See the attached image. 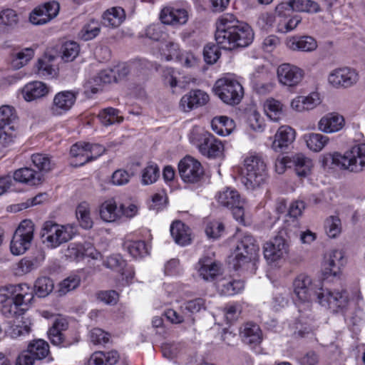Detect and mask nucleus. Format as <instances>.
Returning <instances> with one entry per match:
<instances>
[{
	"mask_svg": "<svg viewBox=\"0 0 365 365\" xmlns=\"http://www.w3.org/2000/svg\"><path fill=\"white\" fill-rule=\"evenodd\" d=\"M211 128L217 135L227 136L234 130L235 123L227 116H217L211 120Z\"/></svg>",
	"mask_w": 365,
	"mask_h": 365,
	"instance_id": "obj_33",
	"label": "nucleus"
},
{
	"mask_svg": "<svg viewBox=\"0 0 365 365\" xmlns=\"http://www.w3.org/2000/svg\"><path fill=\"white\" fill-rule=\"evenodd\" d=\"M216 199L220 205L232 210V215L237 221L245 224V201L241 198L237 190L227 187L217 194Z\"/></svg>",
	"mask_w": 365,
	"mask_h": 365,
	"instance_id": "obj_10",
	"label": "nucleus"
},
{
	"mask_svg": "<svg viewBox=\"0 0 365 365\" xmlns=\"http://www.w3.org/2000/svg\"><path fill=\"white\" fill-rule=\"evenodd\" d=\"M345 125L343 115L337 113H329L324 115L319 120V130L324 133H334L340 131Z\"/></svg>",
	"mask_w": 365,
	"mask_h": 365,
	"instance_id": "obj_22",
	"label": "nucleus"
},
{
	"mask_svg": "<svg viewBox=\"0 0 365 365\" xmlns=\"http://www.w3.org/2000/svg\"><path fill=\"white\" fill-rule=\"evenodd\" d=\"M76 216L83 228L90 229L92 227L93 222L91 217L89 204L86 202L80 203L76 208Z\"/></svg>",
	"mask_w": 365,
	"mask_h": 365,
	"instance_id": "obj_44",
	"label": "nucleus"
},
{
	"mask_svg": "<svg viewBox=\"0 0 365 365\" xmlns=\"http://www.w3.org/2000/svg\"><path fill=\"white\" fill-rule=\"evenodd\" d=\"M190 140L203 156L209 159L224 158V144L210 133L205 130H193Z\"/></svg>",
	"mask_w": 365,
	"mask_h": 365,
	"instance_id": "obj_4",
	"label": "nucleus"
},
{
	"mask_svg": "<svg viewBox=\"0 0 365 365\" xmlns=\"http://www.w3.org/2000/svg\"><path fill=\"white\" fill-rule=\"evenodd\" d=\"M53 281L46 277L38 278L34 284V292L39 297L48 296L53 289Z\"/></svg>",
	"mask_w": 365,
	"mask_h": 365,
	"instance_id": "obj_46",
	"label": "nucleus"
},
{
	"mask_svg": "<svg viewBox=\"0 0 365 365\" xmlns=\"http://www.w3.org/2000/svg\"><path fill=\"white\" fill-rule=\"evenodd\" d=\"M294 293L299 303V311L301 312L299 303L304 305V309L310 310V302L312 296L319 291L316 290L314 284L310 277L304 274H299L293 282Z\"/></svg>",
	"mask_w": 365,
	"mask_h": 365,
	"instance_id": "obj_12",
	"label": "nucleus"
},
{
	"mask_svg": "<svg viewBox=\"0 0 365 365\" xmlns=\"http://www.w3.org/2000/svg\"><path fill=\"white\" fill-rule=\"evenodd\" d=\"M34 51L32 48H26L16 53L12 61V66L19 69L24 66L33 57Z\"/></svg>",
	"mask_w": 365,
	"mask_h": 365,
	"instance_id": "obj_55",
	"label": "nucleus"
},
{
	"mask_svg": "<svg viewBox=\"0 0 365 365\" xmlns=\"http://www.w3.org/2000/svg\"><path fill=\"white\" fill-rule=\"evenodd\" d=\"M160 170L156 165H148L142 173V182L143 185L154 183L158 178Z\"/></svg>",
	"mask_w": 365,
	"mask_h": 365,
	"instance_id": "obj_58",
	"label": "nucleus"
},
{
	"mask_svg": "<svg viewBox=\"0 0 365 365\" xmlns=\"http://www.w3.org/2000/svg\"><path fill=\"white\" fill-rule=\"evenodd\" d=\"M14 180L29 186H35L43 181V175L31 168L24 167L17 169L13 174Z\"/></svg>",
	"mask_w": 365,
	"mask_h": 365,
	"instance_id": "obj_29",
	"label": "nucleus"
},
{
	"mask_svg": "<svg viewBox=\"0 0 365 365\" xmlns=\"http://www.w3.org/2000/svg\"><path fill=\"white\" fill-rule=\"evenodd\" d=\"M18 22L19 16L14 10L6 9L0 12V25L5 29H14L17 26Z\"/></svg>",
	"mask_w": 365,
	"mask_h": 365,
	"instance_id": "obj_50",
	"label": "nucleus"
},
{
	"mask_svg": "<svg viewBox=\"0 0 365 365\" xmlns=\"http://www.w3.org/2000/svg\"><path fill=\"white\" fill-rule=\"evenodd\" d=\"M209 96L201 90H194L184 95L180 102V107L184 112H189L195 108L205 105Z\"/></svg>",
	"mask_w": 365,
	"mask_h": 365,
	"instance_id": "obj_25",
	"label": "nucleus"
},
{
	"mask_svg": "<svg viewBox=\"0 0 365 365\" xmlns=\"http://www.w3.org/2000/svg\"><path fill=\"white\" fill-rule=\"evenodd\" d=\"M78 91H63L58 92L53 97L49 108L53 116H61L69 112L76 103Z\"/></svg>",
	"mask_w": 365,
	"mask_h": 365,
	"instance_id": "obj_15",
	"label": "nucleus"
},
{
	"mask_svg": "<svg viewBox=\"0 0 365 365\" xmlns=\"http://www.w3.org/2000/svg\"><path fill=\"white\" fill-rule=\"evenodd\" d=\"M27 307H24L19 302L13 297L2 306L1 311L5 317L10 318L23 315Z\"/></svg>",
	"mask_w": 365,
	"mask_h": 365,
	"instance_id": "obj_43",
	"label": "nucleus"
},
{
	"mask_svg": "<svg viewBox=\"0 0 365 365\" xmlns=\"http://www.w3.org/2000/svg\"><path fill=\"white\" fill-rule=\"evenodd\" d=\"M17 115L15 109L10 106L0 107V127L16 125Z\"/></svg>",
	"mask_w": 365,
	"mask_h": 365,
	"instance_id": "obj_47",
	"label": "nucleus"
},
{
	"mask_svg": "<svg viewBox=\"0 0 365 365\" xmlns=\"http://www.w3.org/2000/svg\"><path fill=\"white\" fill-rule=\"evenodd\" d=\"M34 225L30 220H23L16 229L10 245L13 255H23L31 246L34 238Z\"/></svg>",
	"mask_w": 365,
	"mask_h": 365,
	"instance_id": "obj_11",
	"label": "nucleus"
},
{
	"mask_svg": "<svg viewBox=\"0 0 365 365\" xmlns=\"http://www.w3.org/2000/svg\"><path fill=\"white\" fill-rule=\"evenodd\" d=\"M49 92V88L41 81H32L22 89V96L25 101H32L46 96Z\"/></svg>",
	"mask_w": 365,
	"mask_h": 365,
	"instance_id": "obj_30",
	"label": "nucleus"
},
{
	"mask_svg": "<svg viewBox=\"0 0 365 365\" xmlns=\"http://www.w3.org/2000/svg\"><path fill=\"white\" fill-rule=\"evenodd\" d=\"M284 10L312 14L320 11V6L312 0H289L287 2H282L276 7V11L279 14H282Z\"/></svg>",
	"mask_w": 365,
	"mask_h": 365,
	"instance_id": "obj_20",
	"label": "nucleus"
},
{
	"mask_svg": "<svg viewBox=\"0 0 365 365\" xmlns=\"http://www.w3.org/2000/svg\"><path fill=\"white\" fill-rule=\"evenodd\" d=\"M33 164L41 171L48 172L54 168V163L51 158L42 153H35L31 155Z\"/></svg>",
	"mask_w": 365,
	"mask_h": 365,
	"instance_id": "obj_49",
	"label": "nucleus"
},
{
	"mask_svg": "<svg viewBox=\"0 0 365 365\" xmlns=\"http://www.w3.org/2000/svg\"><path fill=\"white\" fill-rule=\"evenodd\" d=\"M314 329V320L309 317V314L306 317L301 315L295 324L294 334L299 337H307L313 333Z\"/></svg>",
	"mask_w": 365,
	"mask_h": 365,
	"instance_id": "obj_42",
	"label": "nucleus"
},
{
	"mask_svg": "<svg viewBox=\"0 0 365 365\" xmlns=\"http://www.w3.org/2000/svg\"><path fill=\"white\" fill-rule=\"evenodd\" d=\"M170 234L175 242L185 246L190 243L191 237L188 227L181 221H175L170 226Z\"/></svg>",
	"mask_w": 365,
	"mask_h": 365,
	"instance_id": "obj_34",
	"label": "nucleus"
},
{
	"mask_svg": "<svg viewBox=\"0 0 365 365\" xmlns=\"http://www.w3.org/2000/svg\"><path fill=\"white\" fill-rule=\"evenodd\" d=\"M361 295L359 290L355 291L354 296L351 298L346 289H324L319 288L317 293V299L319 303L324 307L330 309L333 312H344L351 304V299H361Z\"/></svg>",
	"mask_w": 365,
	"mask_h": 365,
	"instance_id": "obj_2",
	"label": "nucleus"
},
{
	"mask_svg": "<svg viewBox=\"0 0 365 365\" xmlns=\"http://www.w3.org/2000/svg\"><path fill=\"white\" fill-rule=\"evenodd\" d=\"M70 153L72 157L78 160L77 163L79 165V163L86 160V156H87L86 143L79 142L73 145L71 148Z\"/></svg>",
	"mask_w": 365,
	"mask_h": 365,
	"instance_id": "obj_62",
	"label": "nucleus"
},
{
	"mask_svg": "<svg viewBox=\"0 0 365 365\" xmlns=\"http://www.w3.org/2000/svg\"><path fill=\"white\" fill-rule=\"evenodd\" d=\"M359 73L350 67H341L334 69L328 76V82L333 87L350 88L359 81Z\"/></svg>",
	"mask_w": 365,
	"mask_h": 365,
	"instance_id": "obj_17",
	"label": "nucleus"
},
{
	"mask_svg": "<svg viewBox=\"0 0 365 365\" xmlns=\"http://www.w3.org/2000/svg\"><path fill=\"white\" fill-rule=\"evenodd\" d=\"M16 135V125L0 127V143L3 146H9L13 143Z\"/></svg>",
	"mask_w": 365,
	"mask_h": 365,
	"instance_id": "obj_54",
	"label": "nucleus"
},
{
	"mask_svg": "<svg viewBox=\"0 0 365 365\" xmlns=\"http://www.w3.org/2000/svg\"><path fill=\"white\" fill-rule=\"evenodd\" d=\"M279 82L287 87H296L298 86L304 76V71L301 68L291 64L282 63L277 70Z\"/></svg>",
	"mask_w": 365,
	"mask_h": 365,
	"instance_id": "obj_19",
	"label": "nucleus"
},
{
	"mask_svg": "<svg viewBox=\"0 0 365 365\" xmlns=\"http://www.w3.org/2000/svg\"><path fill=\"white\" fill-rule=\"evenodd\" d=\"M75 233V227L71 225H59L53 221H46L42 227L41 237L48 247L56 248L71 240Z\"/></svg>",
	"mask_w": 365,
	"mask_h": 365,
	"instance_id": "obj_5",
	"label": "nucleus"
},
{
	"mask_svg": "<svg viewBox=\"0 0 365 365\" xmlns=\"http://www.w3.org/2000/svg\"><path fill=\"white\" fill-rule=\"evenodd\" d=\"M197 276L205 282H212L222 274V264L214 258V254L202 256L195 265Z\"/></svg>",
	"mask_w": 365,
	"mask_h": 365,
	"instance_id": "obj_13",
	"label": "nucleus"
},
{
	"mask_svg": "<svg viewBox=\"0 0 365 365\" xmlns=\"http://www.w3.org/2000/svg\"><path fill=\"white\" fill-rule=\"evenodd\" d=\"M225 316L230 323L237 320L241 313V307L237 304H229L224 309Z\"/></svg>",
	"mask_w": 365,
	"mask_h": 365,
	"instance_id": "obj_64",
	"label": "nucleus"
},
{
	"mask_svg": "<svg viewBox=\"0 0 365 365\" xmlns=\"http://www.w3.org/2000/svg\"><path fill=\"white\" fill-rule=\"evenodd\" d=\"M68 323L65 319L57 318L52 327L48 331V336L51 343L56 346L67 348L73 343L67 340L62 331L67 329Z\"/></svg>",
	"mask_w": 365,
	"mask_h": 365,
	"instance_id": "obj_21",
	"label": "nucleus"
},
{
	"mask_svg": "<svg viewBox=\"0 0 365 365\" xmlns=\"http://www.w3.org/2000/svg\"><path fill=\"white\" fill-rule=\"evenodd\" d=\"M259 247L255 239L249 234L244 235L239 240L234 252V267L238 269L247 263L255 260Z\"/></svg>",
	"mask_w": 365,
	"mask_h": 365,
	"instance_id": "obj_9",
	"label": "nucleus"
},
{
	"mask_svg": "<svg viewBox=\"0 0 365 365\" xmlns=\"http://www.w3.org/2000/svg\"><path fill=\"white\" fill-rule=\"evenodd\" d=\"M118 113L119 111L113 108H107L100 111L98 118L104 125H110L123 121V118Z\"/></svg>",
	"mask_w": 365,
	"mask_h": 365,
	"instance_id": "obj_51",
	"label": "nucleus"
},
{
	"mask_svg": "<svg viewBox=\"0 0 365 365\" xmlns=\"http://www.w3.org/2000/svg\"><path fill=\"white\" fill-rule=\"evenodd\" d=\"M182 51L178 43L173 41H168L165 43L162 48V56L166 61L178 60Z\"/></svg>",
	"mask_w": 365,
	"mask_h": 365,
	"instance_id": "obj_56",
	"label": "nucleus"
},
{
	"mask_svg": "<svg viewBox=\"0 0 365 365\" xmlns=\"http://www.w3.org/2000/svg\"><path fill=\"white\" fill-rule=\"evenodd\" d=\"M263 107L267 116L274 122L279 121L284 116V105L277 99L267 98L264 102Z\"/></svg>",
	"mask_w": 365,
	"mask_h": 365,
	"instance_id": "obj_35",
	"label": "nucleus"
},
{
	"mask_svg": "<svg viewBox=\"0 0 365 365\" xmlns=\"http://www.w3.org/2000/svg\"><path fill=\"white\" fill-rule=\"evenodd\" d=\"M104 264L108 268L116 270L117 272L121 273L123 276L122 280L125 281V282L123 283V285L128 284L133 278L134 273L132 269H127L126 274L123 272L124 267H125V262L119 255H113L108 257L105 261Z\"/></svg>",
	"mask_w": 365,
	"mask_h": 365,
	"instance_id": "obj_31",
	"label": "nucleus"
},
{
	"mask_svg": "<svg viewBox=\"0 0 365 365\" xmlns=\"http://www.w3.org/2000/svg\"><path fill=\"white\" fill-rule=\"evenodd\" d=\"M308 148L314 152H320L329 143V138L320 133H309L304 135Z\"/></svg>",
	"mask_w": 365,
	"mask_h": 365,
	"instance_id": "obj_41",
	"label": "nucleus"
},
{
	"mask_svg": "<svg viewBox=\"0 0 365 365\" xmlns=\"http://www.w3.org/2000/svg\"><path fill=\"white\" fill-rule=\"evenodd\" d=\"M125 12L123 8L114 6L104 11L102 19L106 26L117 28L125 21Z\"/></svg>",
	"mask_w": 365,
	"mask_h": 365,
	"instance_id": "obj_32",
	"label": "nucleus"
},
{
	"mask_svg": "<svg viewBox=\"0 0 365 365\" xmlns=\"http://www.w3.org/2000/svg\"><path fill=\"white\" fill-rule=\"evenodd\" d=\"M344 255L343 251L335 250H333L327 262V267H325L326 274L334 277H338L340 274V270L344 265Z\"/></svg>",
	"mask_w": 365,
	"mask_h": 365,
	"instance_id": "obj_36",
	"label": "nucleus"
},
{
	"mask_svg": "<svg viewBox=\"0 0 365 365\" xmlns=\"http://www.w3.org/2000/svg\"><path fill=\"white\" fill-rule=\"evenodd\" d=\"M242 182L247 189H255L265 183L267 178V165L259 154H250L244 160L242 170Z\"/></svg>",
	"mask_w": 365,
	"mask_h": 365,
	"instance_id": "obj_3",
	"label": "nucleus"
},
{
	"mask_svg": "<svg viewBox=\"0 0 365 365\" xmlns=\"http://www.w3.org/2000/svg\"><path fill=\"white\" fill-rule=\"evenodd\" d=\"M263 253L264 258L269 263L279 262L287 257L289 244L284 237L277 236L264 243Z\"/></svg>",
	"mask_w": 365,
	"mask_h": 365,
	"instance_id": "obj_16",
	"label": "nucleus"
},
{
	"mask_svg": "<svg viewBox=\"0 0 365 365\" xmlns=\"http://www.w3.org/2000/svg\"><path fill=\"white\" fill-rule=\"evenodd\" d=\"M332 163L351 172H360L365 168V143L354 146L351 150L344 155L334 153L332 155Z\"/></svg>",
	"mask_w": 365,
	"mask_h": 365,
	"instance_id": "obj_8",
	"label": "nucleus"
},
{
	"mask_svg": "<svg viewBox=\"0 0 365 365\" xmlns=\"http://www.w3.org/2000/svg\"><path fill=\"white\" fill-rule=\"evenodd\" d=\"M138 212L135 205L130 204L126 206L124 204H117L113 198L104 201L100 206V217L106 222H116L123 220L135 217Z\"/></svg>",
	"mask_w": 365,
	"mask_h": 365,
	"instance_id": "obj_6",
	"label": "nucleus"
},
{
	"mask_svg": "<svg viewBox=\"0 0 365 365\" xmlns=\"http://www.w3.org/2000/svg\"><path fill=\"white\" fill-rule=\"evenodd\" d=\"M27 349L38 361L46 359L50 353L48 344L43 339L34 340L29 344Z\"/></svg>",
	"mask_w": 365,
	"mask_h": 365,
	"instance_id": "obj_40",
	"label": "nucleus"
},
{
	"mask_svg": "<svg viewBox=\"0 0 365 365\" xmlns=\"http://www.w3.org/2000/svg\"><path fill=\"white\" fill-rule=\"evenodd\" d=\"M293 164L297 175L303 178L308 176L313 168L312 160L302 153L293 157Z\"/></svg>",
	"mask_w": 365,
	"mask_h": 365,
	"instance_id": "obj_39",
	"label": "nucleus"
},
{
	"mask_svg": "<svg viewBox=\"0 0 365 365\" xmlns=\"http://www.w3.org/2000/svg\"><path fill=\"white\" fill-rule=\"evenodd\" d=\"M13 297L24 307H27L34 299V288L27 284H19L11 287Z\"/></svg>",
	"mask_w": 365,
	"mask_h": 365,
	"instance_id": "obj_38",
	"label": "nucleus"
},
{
	"mask_svg": "<svg viewBox=\"0 0 365 365\" xmlns=\"http://www.w3.org/2000/svg\"><path fill=\"white\" fill-rule=\"evenodd\" d=\"M101 26L98 21L95 20L90 21L85 24L80 31L78 36L84 41H90L96 38L100 33Z\"/></svg>",
	"mask_w": 365,
	"mask_h": 365,
	"instance_id": "obj_48",
	"label": "nucleus"
},
{
	"mask_svg": "<svg viewBox=\"0 0 365 365\" xmlns=\"http://www.w3.org/2000/svg\"><path fill=\"white\" fill-rule=\"evenodd\" d=\"M240 334L244 343L253 347L259 345L263 339L259 326L253 322L244 324L240 328Z\"/></svg>",
	"mask_w": 365,
	"mask_h": 365,
	"instance_id": "obj_28",
	"label": "nucleus"
},
{
	"mask_svg": "<svg viewBox=\"0 0 365 365\" xmlns=\"http://www.w3.org/2000/svg\"><path fill=\"white\" fill-rule=\"evenodd\" d=\"M80 51L79 45L75 41H67L61 47V58L66 62L73 61Z\"/></svg>",
	"mask_w": 365,
	"mask_h": 365,
	"instance_id": "obj_53",
	"label": "nucleus"
},
{
	"mask_svg": "<svg viewBox=\"0 0 365 365\" xmlns=\"http://www.w3.org/2000/svg\"><path fill=\"white\" fill-rule=\"evenodd\" d=\"M254 39L252 28L239 21L234 15L225 14L216 23L215 40L218 45L207 44L204 47L203 56L207 63L213 64L220 56L219 47L232 51L248 46Z\"/></svg>",
	"mask_w": 365,
	"mask_h": 365,
	"instance_id": "obj_1",
	"label": "nucleus"
},
{
	"mask_svg": "<svg viewBox=\"0 0 365 365\" xmlns=\"http://www.w3.org/2000/svg\"><path fill=\"white\" fill-rule=\"evenodd\" d=\"M51 59L46 58L38 61L36 64V73L40 76H51L55 73V70L51 63Z\"/></svg>",
	"mask_w": 365,
	"mask_h": 365,
	"instance_id": "obj_60",
	"label": "nucleus"
},
{
	"mask_svg": "<svg viewBox=\"0 0 365 365\" xmlns=\"http://www.w3.org/2000/svg\"><path fill=\"white\" fill-rule=\"evenodd\" d=\"M125 248L135 258L141 257L148 254V248L144 241H130L125 244Z\"/></svg>",
	"mask_w": 365,
	"mask_h": 365,
	"instance_id": "obj_52",
	"label": "nucleus"
},
{
	"mask_svg": "<svg viewBox=\"0 0 365 365\" xmlns=\"http://www.w3.org/2000/svg\"><path fill=\"white\" fill-rule=\"evenodd\" d=\"M80 277L78 276H70L59 284L58 292L60 294H66L70 291L75 289L80 284Z\"/></svg>",
	"mask_w": 365,
	"mask_h": 365,
	"instance_id": "obj_59",
	"label": "nucleus"
},
{
	"mask_svg": "<svg viewBox=\"0 0 365 365\" xmlns=\"http://www.w3.org/2000/svg\"><path fill=\"white\" fill-rule=\"evenodd\" d=\"M160 20L165 24L182 25L188 20L187 11L184 9L167 6L160 12Z\"/></svg>",
	"mask_w": 365,
	"mask_h": 365,
	"instance_id": "obj_27",
	"label": "nucleus"
},
{
	"mask_svg": "<svg viewBox=\"0 0 365 365\" xmlns=\"http://www.w3.org/2000/svg\"><path fill=\"white\" fill-rule=\"evenodd\" d=\"M163 35V26L160 24H152L148 26L144 36L153 41H159Z\"/></svg>",
	"mask_w": 365,
	"mask_h": 365,
	"instance_id": "obj_63",
	"label": "nucleus"
},
{
	"mask_svg": "<svg viewBox=\"0 0 365 365\" xmlns=\"http://www.w3.org/2000/svg\"><path fill=\"white\" fill-rule=\"evenodd\" d=\"M217 289L221 295L232 296L244 288V283L240 280L222 278L217 282Z\"/></svg>",
	"mask_w": 365,
	"mask_h": 365,
	"instance_id": "obj_37",
	"label": "nucleus"
},
{
	"mask_svg": "<svg viewBox=\"0 0 365 365\" xmlns=\"http://www.w3.org/2000/svg\"><path fill=\"white\" fill-rule=\"evenodd\" d=\"M91 341L94 344H104L109 340V334L99 328H94L90 331Z\"/></svg>",
	"mask_w": 365,
	"mask_h": 365,
	"instance_id": "obj_61",
	"label": "nucleus"
},
{
	"mask_svg": "<svg viewBox=\"0 0 365 365\" xmlns=\"http://www.w3.org/2000/svg\"><path fill=\"white\" fill-rule=\"evenodd\" d=\"M295 130L289 125H282L276 132L271 148L275 152H282L294 142Z\"/></svg>",
	"mask_w": 365,
	"mask_h": 365,
	"instance_id": "obj_23",
	"label": "nucleus"
},
{
	"mask_svg": "<svg viewBox=\"0 0 365 365\" xmlns=\"http://www.w3.org/2000/svg\"><path fill=\"white\" fill-rule=\"evenodd\" d=\"M59 11V3L56 1H50L33 9L29 15V21L34 25L46 24L56 18Z\"/></svg>",
	"mask_w": 365,
	"mask_h": 365,
	"instance_id": "obj_18",
	"label": "nucleus"
},
{
	"mask_svg": "<svg viewBox=\"0 0 365 365\" xmlns=\"http://www.w3.org/2000/svg\"><path fill=\"white\" fill-rule=\"evenodd\" d=\"M213 91L225 103L230 106L240 103L244 90L237 80L231 77H224L218 79L214 86Z\"/></svg>",
	"mask_w": 365,
	"mask_h": 365,
	"instance_id": "obj_7",
	"label": "nucleus"
},
{
	"mask_svg": "<svg viewBox=\"0 0 365 365\" xmlns=\"http://www.w3.org/2000/svg\"><path fill=\"white\" fill-rule=\"evenodd\" d=\"M322 103L320 94L312 92L307 96L295 97L290 103L291 108L296 112L302 113L314 109Z\"/></svg>",
	"mask_w": 365,
	"mask_h": 365,
	"instance_id": "obj_24",
	"label": "nucleus"
},
{
	"mask_svg": "<svg viewBox=\"0 0 365 365\" xmlns=\"http://www.w3.org/2000/svg\"><path fill=\"white\" fill-rule=\"evenodd\" d=\"M87 156L86 160L79 163V165H83L87 162L96 159L101 156L106 150L105 148L99 144H91L86 143Z\"/></svg>",
	"mask_w": 365,
	"mask_h": 365,
	"instance_id": "obj_57",
	"label": "nucleus"
},
{
	"mask_svg": "<svg viewBox=\"0 0 365 365\" xmlns=\"http://www.w3.org/2000/svg\"><path fill=\"white\" fill-rule=\"evenodd\" d=\"M324 230L326 234L330 238H335L339 236L342 230L340 218L334 215L328 217L324 221Z\"/></svg>",
	"mask_w": 365,
	"mask_h": 365,
	"instance_id": "obj_45",
	"label": "nucleus"
},
{
	"mask_svg": "<svg viewBox=\"0 0 365 365\" xmlns=\"http://www.w3.org/2000/svg\"><path fill=\"white\" fill-rule=\"evenodd\" d=\"M178 173L184 182L195 184L202 180L204 170L197 160L187 155L179 162Z\"/></svg>",
	"mask_w": 365,
	"mask_h": 365,
	"instance_id": "obj_14",
	"label": "nucleus"
},
{
	"mask_svg": "<svg viewBox=\"0 0 365 365\" xmlns=\"http://www.w3.org/2000/svg\"><path fill=\"white\" fill-rule=\"evenodd\" d=\"M287 47L293 51L312 52L317 49V42L310 36H294L287 38Z\"/></svg>",
	"mask_w": 365,
	"mask_h": 365,
	"instance_id": "obj_26",
	"label": "nucleus"
}]
</instances>
